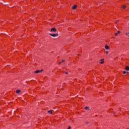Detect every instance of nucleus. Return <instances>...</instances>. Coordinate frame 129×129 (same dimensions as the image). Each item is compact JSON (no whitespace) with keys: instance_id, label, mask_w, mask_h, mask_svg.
<instances>
[{"instance_id":"1","label":"nucleus","mask_w":129,"mask_h":129,"mask_svg":"<svg viewBox=\"0 0 129 129\" xmlns=\"http://www.w3.org/2000/svg\"><path fill=\"white\" fill-rule=\"evenodd\" d=\"M50 36H51V37H58V34L57 33H56V34H52V33H50Z\"/></svg>"},{"instance_id":"2","label":"nucleus","mask_w":129,"mask_h":129,"mask_svg":"<svg viewBox=\"0 0 129 129\" xmlns=\"http://www.w3.org/2000/svg\"><path fill=\"white\" fill-rule=\"evenodd\" d=\"M99 63H100V64H103V63H104V59L103 58L99 60Z\"/></svg>"},{"instance_id":"3","label":"nucleus","mask_w":129,"mask_h":129,"mask_svg":"<svg viewBox=\"0 0 129 129\" xmlns=\"http://www.w3.org/2000/svg\"><path fill=\"white\" fill-rule=\"evenodd\" d=\"M43 71V70L40 71V70H37L35 72V73H36V74H38L39 73H41Z\"/></svg>"},{"instance_id":"4","label":"nucleus","mask_w":129,"mask_h":129,"mask_svg":"<svg viewBox=\"0 0 129 129\" xmlns=\"http://www.w3.org/2000/svg\"><path fill=\"white\" fill-rule=\"evenodd\" d=\"M105 50H109L110 47H109V46L108 45H106L105 46Z\"/></svg>"},{"instance_id":"5","label":"nucleus","mask_w":129,"mask_h":129,"mask_svg":"<svg viewBox=\"0 0 129 129\" xmlns=\"http://www.w3.org/2000/svg\"><path fill=\"white\" fill-rule=\"evenodd\" d=\"M51 32H56V28H52L51 29Z\"/></svg>"},{"instance_id":"6","label":"nucleus","mask_w":129,"mask_h":129,"mask_svg":"<svg viewBox=\"0 0 129 129\" xmlns=\"http://www.w3.org/2000/svg\"><path fill=\"white\" fill-rule=\"evenodd\" d=\"M77 8V5H74L73 7V10H76Z\"/></svg>"},{"instance_id":"7","label":"nucleus","mask_w":129,"mask_h":129,"mask_svg":"<svg viewBox=\"0 0 129 129\" xmlns=\"http://www.w3.org/2000/svg\"><path fill=\"white\" fill-rule=\"evenodd\" d=\"M122 8L123 10H125V9H126V6L122 5Z\"/></svg>"},{"instance_id":"8","label":"nucleus","mask_w":129,"mask_h":129,"mask_svg":"<svg viewBox=\"0 0 129 129\" xmlns=\"http://www.w3.org/2000/svg\"><path fill=\"white\" fill-rule=\"evenodd\" d=\"M125 70H126L127 71H129V67L128 66H126L125 67Z\"/></svg>"},{"instance_id":"9","label":"nucleus","mask_w":129,"mask_h":129,"mask_svg":"<svg viewBox=\"0 0 129 129\" xmlns=\"http://www.w3.org/2000/svg\"><path fill=\"white\" fill-rule=\"evenodd\" d=\"M52 112H53V110H50L48 111V113H50V114H51Z\"/></svg>"},{"instance_id":"10","label":"nucleus","mask_w":129,"mask_h":129,"mask_svg":"<svg viewBox=\"0 0 129 129\" xmlns=\"http://www.w3.org/2000/svg\"><path fill=\"white\" fill-rule=\"evenodd\" d=\"M16 93H20L21 92V90H17L16 91Z\"/></svg>"},{"instance_id":"11","label":"nucleus","mask_w":129,"mask_h":129,"mask_svg":"<svg viewBox=\"0 0 129 129\" xmlns=\"http://www.w3.org/2000/svg\"><path fill=\"white\" fill-rule=\"evenodd\" d=\"M63 62H65V60L62 59V60H61V61H60V62H59V64H61V63H63Z\"/></svg>"},{"instance_id":"12","label":"nucleus","mask_w":129,"mask_h":129,"mask_svg":"<svg viewBox=\"0 0 129 129\" xmlns=\"http://www.w3.org/2000/svg\"><path fill=\"white\" fill-rule=\"evenodd\" d=\"M85 109H86V110H88V109H89V107H85Z\"/></svg>"},{"instance_id":"13","label":"nucleus","mask_w":129,"mask_h":129,"mask_svg":"<svg viewBox=\"0 0 129 129\" xmlns=\"http://www.w3.org/2000/svg\"><path fill=\"white\" fill-rule=\"evenodd\" d=\"M119 20H116L115 21V24H117V23H119Z\"/></svg>"},{"instance_id":"14","label":"nucleus","mask_w":129,"mask_h":129,"mask_svg":"<svg viewBox=\"0 0 129 129\" xmlns=\"http://www.w3.org/2000/svg\"><path fill=\"white\" fill-rule=\"evenodd\" d=\"M117 34H119V31H118L117 33H115V36H117Z\"/></svg>"},{"instance_id":"15","label":"nucleus","mask_w":129,"mask_h":129,"mask_svg":"<svg viewBox=\"0 0 129 129\" xmlns=\"http://www.w3.org/2000/svg\"><path fill=\"white\" fill-rule=\"evenodd\" d=\"M105 54H108L109 52H108V51H105Z\"/></svg>"},{"instance_id":"16","label":"nucleus","mask_w":129,"mask_h":129,"mask_svg":"<svg viewBox=\"0 0 129 129\" xmlns=\"http://www.w3.org/2000/svg\"><path fill=\"white\" fill-rule=\"evenodd\" d=\"M123 74H126L127 73L126 71H123Z\"/></svg>"},{"instance_id":"17","label":"nucleus","mask_w":129,"mask_h":129,"mask_svg":"<svg viewBox=\"0 0 129 129\" xmlns=\"http://www.w3.org/2000/svg\"><path fill=\"white\" fill-rule=\"evenodd\" d=\"M126 36H129V32H126Z\"/></svg>"},{"instance_id":"18","label":"nucleus","mask_w":129,"mask_h":129,"mask_svg":"<svg viewBox=\"0 0 129 129\" xmlns=\"http://www.w3.org/2000/svg\"><path fill=\"white\" fill-rule=\"evenodd\" d=\"M68 129H71V126H69V127L68 128Z\"/></svg>"},{"instance_id":"19","label":"nucleus","mask_w":129,"mask_h":129,"mask_svg":"<svg viewBox=\"0 0 129 129\" xmlns=\"http://www.w3.org/2000/svg\"><path fill=\"white\" fill-rule=\"evenodd\" d=\"M66 74H68V72H66Z\"/></svg>"}]
</instances>
